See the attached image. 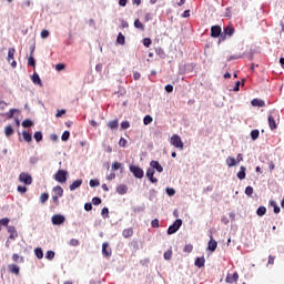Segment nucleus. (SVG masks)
<instances>
[{
	"label": "nucleus",
	"mask_w": 284,
	"mask_h": 284,
	"mask_svg": "<svg viewBox=\"0 0 284 284\" xmlns=\"http://www.w3.org/2000/svg\"><path fill=\"white\" fill-rule=\"evenodd\" d=\"M276 119L277 121L281 119V115L278 114V111L272 110L268 112V125L271 130H276L278 125L276 124Z\"/></svg>",
	"instance_id": "1"
},
{
	"label": "nucleus",
	"mask_w": 284,
	"mask_h": 284,
	"mask_svg": "<svg viewBox=\"0 0 284 284\" xmlns=\"http://www.w3.org/2000/svg\"><path fill=\"white\" fill-rule=\"evenodd\" d=\"M68 171L65 170H58V172L53 175L54 181H57V183H65L68 181Z\"/></svg>",
	"instance_id": "2"
},
{
	"label": "nucleus",
	"mask_w": 284,
	"mask_h": 284,
	"mask_svg": "<svg viewBox=\"0 0 284 284\" xmlns=\"http://www.w3.org/2000/svg\"><path fill=\"white\" fill-rule=\"evenodd\" d=\"M181 225H183V221L181 219L175 220V222L171 226H169L168 234H176V232L181 230Z\"/></svg>",
	"instance_id": "3"
},
{
	"label": "nucleus",
	"mask_w": 284,
	"mask_h": 284,
	"mask_svg": "<svg viewBox=\"0 0 284 284\" xmlns=\"http://www.w3.org/2000/svg\"><path fill=\"white\" fill-rule=\"evenodd\" d=\"M16 52H17V49L14 48H9L8 50L7 61L8 63H10L11 68H17V60H14Z\"/></svg>",
	"instance_id": "4"
},
{
	"label": "nucleus",
	"mask_w": 284,
	"mask_h": 284,
	"mask_svg": "<svg viewBox=\"0 0 284 284\" xmlns=\"http://www.w3.org/2000/svg\"><path fill=\"white\" fill-rule=\"evenodd\" d=\"M171 145H173L174 148H178V150H183V140H181V136L174 134L171 138Z\"/></svg>",
	"instance_id": "5"
},
{
	"label": "nucleus",
	"mask_w": 284,
	"mask_h": 284,
	"mask_svg": "<svg viewBox=\"0 0 284 284\" xmlns=\"http://www.w3.org/2000/svg\"><path fill=\"white\" fill-rule=\"evenodd\" d=\"M20 183H24L26 185H32V175L26 172H21L19 174Z\"/></svg>",
	"instance_id": "6"
},
{
	"label": "nucleus",
	"mask_w": 284,
	"mask_h": 284,
	"mask_svg": "<svg viewBox=\"0 0 284 284\" xmlns=\"http://www.w3.org/2000/svg\"><path fill=\"white\" fill-rule=\"evenodd\" d=\"M130 172H132L133 176H135L136 179H143V169L136 165H131Z\"/></svg>",
	"instance_id": "7"
},
{
	"label": "nucleus",
	"mask_w": 284,
	"mask_h": 284,
	"mask_svg": "<svg viewBox=\"0 0 284 284\" xmlns=\"http://www.w3.org/2000/svg\"><path fill=\"white\" fill-rule=\"evenodd\" d=\"M51 221L53 225H63V223H65V216L55 214L51 217Z\"/></svg>",
	"instance_id": "8"
},
{
	"label": "nucleus",
	"mask_w": 284,
	"mask_h": 284,
	"mask_svg": "<svg viewBox=\"0 0 284 284\" xmlns=\"http://www.w3.org/2000/svg\"><path fill=\"white\" fill-rule=\"evenodd\" d=\"M102 254L106 258H110V256H112V248H110V244L108 242H104L102 244Z\"/></svg>",
	"instance_id": "9"
},
{
	"label": "nucleus",
	"mask_w": 284,
	"mask_h": 284,
	"mask_svg": "<svg viewBox=\"0 0 284 284\" xmlns=\"http://www.w3.org/2000/svg\"><path fill=\"white\" fill-rule=\"evenodd\" d=\"M8 232H9V239H11V241H14L16 239H18L19 233H17V229L14 226H8Z\"/></svg>",
	"instance_id": "10"
},
{
	"label": "nucleus",
	"mask_w": 284,
	"mask_h": 284,
	"mask_svg": "<svg viewBox=\"0 0 284 284\" xmlns=\"http://www.w3.org/2000/svg\"><path fill=\"white\" fill-rule=\"evenodd\" d=\"M236 281H239V273H234L233 275L227 274L225 282L230 283V284H234L236 283Z\"/></svg>",
	"instance_id": "11"
},
{
	"label": "nucleus",
	"mask_w": 284,
	"mask_h": 284,
	"mask_svg": "<svg viewBox=\"0 0 284 284\" xmlns=\"http://www.w3.org/2000/svg\"><path fill=\"white\" fill-rule=\"evenodd\" d=\"M31 81L32 83H34V85H40L41 88L43 87V82H41V78L37 72H34L33 75L31 77Z\"/></svg>",
	"instance_id": "12"
},
{
	"label": "nucleus",
	"mask_w": 284,
	"mask_h": 284,
	"mask_svg": "<svg viewBox=\"0 0 284 284\" xmlns=\"http://www.w3.org/2000/svg\"><path fill=\"white\" fill-rule=\"evenodd\" d=\"M216 247H219V243L216 241H214V239H212V236H211V240H210V242L207 244V250L210 252H215Z\"/></svg>",
	"instance_id": "13"
},
{
	"label": "nucleus",
	"mask_w": 284,
	"mask_h": 284,
	"mask_svg": "<svg viewBox=\"0 0 284 284\" xmlns=\"http://www.w3.org/2000/svg\"><path fill=\"white\" fill-rule=\"evenodd\" d=\"M82 184H83V180H75L72 182V184H70L69 190L71 192H74V190H77L78 187H81Z\"/></svg>",
	"instance_id": "14"
},
{
	"label": "nucleus",
	"mask_w": 284,
	"mask_h": 284,
	"mask_svg": "<svg viewBox=\"0 0 284 284\" xmlns=\"http://www.w3.org/2000/svg\"><path fill=\"white\" fill-rule=\"evenodd\" d=\"M211 37H213L214 39L221 37V28L219 26H214L211 28Z\"/></svg>",
	"instance_id": "15"
},
{
	"label": "nucleus",
	"mask_w": 284,
	"mask_h": 284,
	"mask_svg": "<svg viewBox=\"0 0 284 284\" xmlns=\"http://www.w3.org/2000/svg\"><path fill=\"white\" fill-rule=\"evenodd\" d=\"M251 104H252L254 108H265V101L258 100V99L252 100Z\"/></svg>",
	"instance_id": "16"
},
{
	"label": "nucleus",
	"mask_w": 284,
	"mask_h": 284,
	"mask_svg": "<svg viewBox=\"0 0 284 284\" xmlns=\"http://www.w3.org/2000/svg\"><path fill=\"white\" fill-rule=\"evenodd\" d=\"M151 169L156 170V172H163V166L159 161H151Z\"/></svg>",
	"instance_id": "17"
},
{
	"label": "nucleus",
	"mask_w": 284,
	"mask_h": 284,
	"mask_svg": "<svg viewBox=\"0 0 284 284\" xmlns=\"http://www.w3.org/2000/svg\"><path fill=\"white\" fill-rule=\"evenodd\" d=\"M146 176L151 181V183H156V178H154V170L151 168L146 171Z\"/></svg>",
	"instance_id": "18"
},
{
	"label": "nucleus",
	"mask_w": 284,
	"mask_h": 284,
	"mask_svg": "<svg viewBox=\"0 0 284 284\" xmlns=\"http://www.w3.org/2000/svg\"><path fill=\"white\" fill-rule=\"evenodd\" d=\"M116 192L118 194H128V185L125 184H120L118 187H116Z\"/></svg>",
	"instance_id": "19"
},
{
	"label": "nucleus",
	"mask_w": 284,
	"mask_h": 284,
	"mask_svg": "<svg viewBox=\"0 0 284 284\" xmlns=\"http://www.w3.org/2000/svg\"><path fill=\"white\" fill-rule=\"evenodd\" d=\"M22 139L27 143H31L32 142V134H30V132H28V131H23L22 132Z\"/></svg>",
	"instance_id": "20"
},
{
	"label": "nucleus",
	"mask_w": 284,
	"mask_h": 284,
	"mask_svg": "<svg viewBox=\"0 0 284 284\" xmlns=\"http://www.w3.org/2000/svg\"><path fill=\"white\" fill-rule=\"evenodd\" d=\"M108 128H110V130H118L119 129V120H112V121L108 122Z\"/></svg>",
	"instance_id": "21"
},
{
	"label": "nucleus",
	"mask_w": 284,
	"mask_h": 284,
	"mask_svg": "<svg viewBox=\"0 0 284 284\" xmlns=\"http://www.w3.org/2000/svg\"><path fill=\"white\" fill-rule=\"evenodd\" d=\"M226 165H227L229 168H234V166H236V165H237L236 159H234V158H232V156H229V158L226 159Z\"/></svg>",
	"instance_id": "22"
},
{
	"label": "nucleus",
	"mask_w": 284,
	"mask_h": 284,
	"mask_svg": "<svg viewBox=\"0 0 284 284\" xmlns=\"http://www.w3.org/2000/svg\"><path fill=\"white\" fill-rule=\"evenodd\" d=\"M111 170L116 172V170H123V163L121 162H113L111 165Z\"/></svg>",
	"instance_id": "23"
},
{
	"label": "nucleus",
	"mask_w": 284,
	"mask_h": 284,
	"mask_svg": "<svg viewBox=\"0 0 284 284\" xmlns=\"http://www.w3.org/2000/svg\"><path fill=\"white\" fill-rule=\"evenodd\" d=\"M53 192L60 199H61V196H63V187H61V185H57L55 187H53Z\"/></svg>",
	"instance_id": "24"
},
{
	"label": "nucleus",
	"mask_w": 284,
	"mask_h": 284,
	"mask_svg": "<svg viewBox=\"0 0 284 284\" xmlns=\"http://www.w3.org/2000/svg\"><path fill=\"white\" fill-rule=\"evenodd\" d=\"M33 139L37 141V143H41V141H43V133H41V131H37L33 134Z\"/></svg>",
	"instance_id": "25"
},
{
	"label": "nucleus",
	"mask_w": 284,
	"mask_h": 284,
	"mask_svg": "<svg viewBox=\"0 0 284 284\" xmlns=\"http://www.w3.org/2000/svg\"><path fill=\"white\" fill-rule=\"evenodd\" d=\"M195 266H196V267H204V266H205V258H203V257H197V258L195 260Z\"/></svg>",
	"instance_id": "26"
},
{
	"label": "nucleus",
	"mask_w": 284,
	"mask_h": 284,
	"mask_svg": "<svg viewBox=\"0 0 284 284\" xmlns=\"http://www.w3.org/2000/svg\"><path fill=\"white\" fill-rule=\"evenodd\" d=\"M4 134H6V136H12L14 134V129H12L11 125L6 126Z\"/></svg>",
	"instance_id": "27"
},
{
	"label": "nucleus",
	"mask_w": 284,
	"mask_h": 284,
	"mask_svg": "<svg viewBox=\"0 0 284 284\" xmlns=\"http://www.w3.org/2000/svg\"><path fill=\"white\" fill-rule=\"evenodd\" d=\"M245 166H241L240 171L237 173V179H240V181H243V179H245Z\"/></svg>",
	"instance_id": "28"
},
{
	"label": "nucleus",
	"mask_w": 284,
	"mask_h": 284,
	"mask_svg": "<svg viewBox=\"0 0 284 284\" xmlns=\"http://www.w3.org/2000/svg\"><path fill=\"white\" fill-rule=\"evenodd\" d=\"M132 234H134V231L132 229H125L122 232V235L124 236V239H130V236H132Z\"/></svg>",
	"instance_id": "29"
},
{
	"label": "nucleus",
	"mask_w": 284,
	"mask_h": 284,
	"mask_svg": "<svg viewBox=\"0 0 284 284\" xmlns=\"http://www.w3.org/2000/svg\"><path fill=\"white\" fill-rule=\"evenodd\" d=\"M267 209L265 206H260L256 211L257 216H265Z\"/></svg>",
	"instance_id": "30"
},
{
	"label": "nucleus",
	"mask_w": 284,
	"mask_h": 284,
	"mask_svg": "<svg viewBox=\"0 0 284 284\" xmlns=\"http://www.w3.org/2000/svg\"><path fill=\"white\" fill-rule=\"evenodd\" d=\"M116 43H119L120 45H125V36H123V33H119L116 38Z\"/></svg>",
	"instance_id": "31"
},
{
	"label": "nucleus",
	"mask_w": 284,
	"mask_h": 284,
	"mask_svg": "<svg viewBox=\"0 0 284 284\" xmlns=\"http://www.w3.org/2000/svg\"><path fill=\"white\" fill-rule=\"evenodd\" d=\"M9 272H11V274L19 275V267L16 264H11L9 265Z\"/></svg>",
	"instance_id": "32"
},
{
	"label": "nucleus",
	"mask_w": 284,
	"mask_h": 284,
	"mask_svg": "<svg viewBox=\"0 0 284 284\" xmlns=\"http://www.w3.org/2000/svg\"><path fill=\"white\" fill-rule=\"evenodd\" d=\"M32 125H34L32 120L27 119V120L22 121V128H32Z\"/></svg>",
	"instance_id": "33"
},
{
	"label": "nucleus",
	"mask_w": 284,
	"mask_h": 284,
	"mask_svg": "<svg viewBox=\"0 0 284 284\" xmlns=\"http://www.w3.org/2000/svg\"><path fill=\"white\" fill-rule=\"evenodd\" d=\"M28 65L31 68H37V61L34 60V57L31 55L28 58Z\"/></svg>",
	"instance_id": "34"
},
{
	"label": "nucleus",
	"mask_w": 284,
	"mask_h": 284,
	"mask_svg": "<svg viewBox=\"0 0 284 284\" xmlns=\"http://www.w3.org/2000/svg\"><path fill=\"white\" fill-rule=\"evenodd\" d=\"M224 34H226L227 37H232V34H234V28L232 27H226L224 29Z\"/></svg>",
	"instance_id": "35"
},
{
	"label": "nucleus",
	"mask_w": 284,
	"mask_h": 284,
	"mask_svg": "<svg viewBox=\"0 0 284 284\" xmlns=\"http://www.w3.org/2000/svg\"><path fill=\"white\" fill-rule=\"evenodd\" d=\"M48 199H50V194H48V193H42L41 195H40V203H47V201H48Z\"/></svg>",
	"instance_id": "36"
},
{
	"label": "nucleus",
	"mask_w": 284,
	"mask_h": 284,
	"mask_svg": "<svg viewBox=\"0 0 284 284\" xmlns=\"http://www.w3.org/2000/svg\"><path fill=\"white\" fill-rule=\"evenodd\" d=\"M152 121H154V119H152L151 115H145L143 119V124L144 125H150V123H152Z\"/></svg>",
	"instance_id": "37"
},
{
	"label": "nucleus",
	"mask_w": 284,
	"mask_h": 284,
	"mask_svg": "<svg viewBox=\"0 0 284 284\" xmlns=\"http://www.w3.org/2000/svg\"><path fill=\"white\" fill-rule=\"evenodd\" d=\"M164 260H165V261H171V260H172V248H169V250L164 253Z\"/></svg>",
	"instance_id": "38"
},
{
	"label": "nucleus",
	"mask_w": 284,
	"mask_h": 284,
	"mask_svg": "<svg viewBox=\"0 0 284 284\" xmlns=\"http://www.w3.org/2000/svg\"><path fill=\"white\" fill-rule=\"evenodd\" d=\"M34 254H36L37 258H43V250L38 247L34 250Z\"/></svg>",
	"instance_id": "39"
},
{
	"label": "nucleus",
	"mask_w": 284,
	"mask_h": 284,
	"mask_svg": "<svg viewBox=\"0 0 284 284\" xmlns=\"http://www.w3.org/2000/svg\"><path fill=\"white\" fill-rule=\"evenodd\" d=\"M261 133L258 132V130H253L252 132H251V139L253 140V141H256V139H258V135H260Z\"/></svg>",
	"instance_id": "40"
},
{
	"label": "nucleus",
	"mask_w": 284,
	"mask_h": 284,
	"mask_svg": "<svg viewBox=\"0 0 284 284\" xmlns=\"http://www.w3.org/2000/svg\"><path fill=\"white\" fill-rule=\"evenodd\" d=\"M89 185L90 187H99L101 183L99 182V180H90Z\"/></svg>",
	"instance_id": "41"
},
{
	"label": "nucleus",
	"mask_w": 284,
	"mask_h": 284,
	"mask_svg": "<svg viewBox=\"0 0 284 284\" xmlns=\"http://www.w3.org/2000/svg\"><path fill=\"white\" fill-rule=\"evenodd\" d=\"M41 39H48L50 37V31L43 29L40 33Z\"/></svg>",
	"instance_id": "42"
},
{
	"label": "nucleus",
	"mask_w": 284,
	"mask_h": 284,
	"mask_svg": "<svg viewBox=\"0 0 284 284\" xmlns=\"http://www.w3.org/2000/svg\"><path fill=\"white\" fill-rule=\"evenodd\" d=\"M45 258H48V261H52V258H54V251H48L45 253Z\"/></svg>",
	"instance_id": "43"
},
{
	"label": "nucleus",
	"mask_w": 284,
	"mask_h": 284,
	"mask_svg": "<svg viewBox=\"0 0 284 284\" xmlns=\"http://www.w3.org/2000/svg\"><path fill=\"white\" fill-rule=\"evenodd\" d=\"M245 194H246V196H252V194H254V187L247 186L245 189Z\"/></svg>",
	"instance_id": "44"
},
{
	"label": "nucleus",
	"mask_w": 284,
	"mask_h": 284,
	"mask_svg": "<svg viewBox=\"0 0 284 284\" xmlns=\"http://www.w3.org/2000/svg\"><path fill=\"white\" fill-rule=\"evenodd\" d=\"M70 139V131H64L61 135L62 141H68Z\"/></svg>",
	"instance_id": "45"
},
{
	"label": "nucleus",
	"mask_w": 284,
	"mask_h": 284,
	"mask_svg": "<svg viewBox=\"0 0 284 284\" xmlns=\"http://www.w3.org/2000/svg\"><path fill=\"white\" fill-rule=\"evenodd\" d=\"M17 190L20 194H26L28 192V187L21 185H19Z\"/></svg>",
	"instance_id": "46"
},
{
	"label": "nucleus",
	"mask_w": 284,
	"mask_h": 284,
	"mask_svg": "<svg viewBox=\"0 0 284 284\" xmlns=\"http://www.w3.org/2000/svg\"><path fill=\"white\" fill-rule=\"evenodd\" d=\"M69 245H71L72 247L79 246V240H77V239L70 240L69 241Z\"/></svg>",
	"instance_id": "47"
},
{
	"label": "nucleus",
	"mask_w": 284,
	"mask_h": 284,
	"mask_svg": "<svg viewBox=\"0 0 284 284\" xmlns=\"http://www.w3.org/2000/svg\"><path fill=\"white\" fill-rule=\"evenodd\" d=\"M8 223H10V219L8 217L0 220V225H3L4 227H8Z\"/></svg>",
	"instance_id": "48"
},
{
	"label": "nucleus",
	"mask_w": 284,
	"mask_h": 284,
	"mask_svg": "<svg viewBox=\"0 0 284 284\" xmlns=\"http://www.w3.org/2000/svg\"><path fill=\"white\" fill-rule=\"evenodd\" d=\"M119 145L120 148H125V145H128V140H125V138H121L119 141Z\"/></svg>",
	"instance_id": "49"
},
{
	"label": "nucleus",
	"mask_w": 284,
	"mask_h": 284,
	"mask_svg": "<svg viewBox=\"0 0 284 284\" xmlns=\"http://www.w3.org/2000/svg\"><path fill=\"white\" fill-rule=\"evenodd\" d=\"M143 45H145V48H150V45H152V40L150 38H145L143 40Z\"/></svg>",
	"instance_id": "50"
},
{
	"label": "nucleus",
	"mask_w": 284,
	"mask_h": 284,
	"mask_svg": "<svg viewBox=\"0 0 284 284\" xmlns=\"http://www.w3.org/2000/svg\"><path fill=\"white\" fill-rule=\"evenodd\" d=\"M166 194L169 196H174L176 194V190L168 187L166 189Z\"/></svg>",
	"instance_id": "51"
},
{
	"label": "nucleus",
	"mask_w": 284,
	"mask_h": 284,
	"mask_svg": "<svg viewBox=\"0 0 284 284\" xmlns=\"http://www.w3.org/2000/svg\"><path fill=\"white\" fill-rule=\"evenodd\" d=\"M55 70H57L58 72H61V70H65V64H63V63H58V64H55Z\"/></svg>",
	"instance_id": "52"
},
{
	"label": "nucleus",
	"mask_w": 284,
	"mask_h": 284,
	"mask_svg": "<svg viewBox=\"0 0 284 284\" xmlns=\"http://www.w3.org/2000/svg\"><path fill=\"white\" fill-rule=\"evenodd\" d=\"M128 128H130V122H129V121H123V122L121 123V129H122V130H128Z\"/></svg>",
	"instance_id": "53"
},
{
	"label": "nucleus",
	"mask_w": 284,
	"mask_h": 284,
	"mask_svg": "<svg viewBox=\"0 0 284 284\" xmlns=\"http://www.w3.org/2000/svg\"><path fill=\"white\" fill-rule=\"evenodd\" d=\"M63 114H65V110H64V109H61V110H58V111H57L55 116H57V119H60V116H63Z\"/></svg>",
	"instance_id": "54"
},
{
	"label": "nucleus",
	"mask_w": 284,
	"mask_h": 284,
	"mask_svg": "<svg viewBox=\"0 0 284 284\" xmlns=\"http://www.w3.org/2000/svg\"><path fill=\"white\" fill-rule=\"evenodd\" d=\"M134 28H138V29H143V23L139 21V19H136L134 21Z\"/></svg>",
	"instance_id": "55"
},
{
	"label": "nucleus",
	"mask_w": 284,
	"mask_h": 284,
	"mask_svg": "<svg viewBox=\"0 0 284 284\" xmlns=\"http://www.w3.org/2000/svg\"><path fill=\"white\" fill-rule=\"evenodd\" d=\"M92 203L93 205H101V197H93Z\"/></svg>",
	"instance_id": "56"
},
{
	"label": "nucleus",
	"mask_w": 284,
	"mask_h": 284,
	"mask_svg": "<svg viewBox=\"0 0 284 284\" xmlns=\"http://www.w3.org/2000/svg\"><path fill=\"white\" fill-rule=\"evenodd\" d=\"M14 112H17V109H11L7 114L8 119H12V116H14Z\"/></svg>",
	"instance_id": "57"
},
{
	"label": "nucleus",
	"mask_w": 284,
	"mask_h": 284,
	"mask_svg": "<svg viewBox=\"0 0 284 284\" xmlns=\"http://www.w3.org/2000/svg\"><path fill=\"white\" fill-rule=\"evenodd\" d=\"M108 181H114V179H116V173H110L108 176H106Z\"/></svg>",
	"instance_id": "58"
},
{
	"label": "nucleus",
	"mask_w": 284,
	"mask_h": 284,
	"mask_svg": "<svg viewBox=\"0 0 284 284\" xmlns=\"http://www.w3.org/2000/svg\"><path fill=\"white\" fill-rule=\"evenodd\" d=\"M84 210H85L87 212H90V211L92 210V203H85V204H84Z\"/></svg>",
	"instance_id": "59"
},
{
	"label": "nucleus",
	"mask_w": 284,
	"mask_h": 284,
	"mask_svg": "<svg viewBox=\"0 0 284 284\" xmlns=\"http://www.w3.org/2000/svg\"><path fill=\"white\" fill-rule=\"evenodd\" d=\"M166 92H174V87L172 84H168L165 87Z\"/></svg>",
	"instance_id": "60"
},
{
	"label": "nucleus",
	"mask_w": 284,
	"mask_h": 284,
	"mask_svg": "<svg viewBox=\"0 0 284 284\" xmlns=\"http://www.w3.org/2000/svg\"><path fill=\"white\" fill-rule=\"evenodd\" d=\"M152 227H159V220L155 219L151 222Z\"/></svg>",
	"instance_id": "61"
},
{
	"label": "nucleus",
	"mask_w": 284,
	"mask_h": 284,
	"mask_svg": "<svg viewBox=\"0 0 284 284\" xmlns=\"http://www.w3.org/2000/svg\"><path fill=\"white\" fill-rule=\"evenodd\" d=\"M103 70V64H97L95 65V71L101 72Z\"/></svg>",
	"instance_id": "62"
},
{
	"label": "nucleus",
	"mask_w": 284,
	"mask_h": 284,
	"mask_svg": "<svg viewBox=\"0 0 284 284\" xmlns=\"http://www.w3.org/2000/svg\"><path fill=\"white\" fill-rule=\"evenodd\" d=\"M192 250H193L192 245H186L184 247V252H187V253L192 252Z\"/></svg>",
	"instance_id": "63"
},
{
	"label": "nucleus",
	"mask_w": 284,
	"mask_h": 284,
	"mask_svg": "<svg viewBox=\"0 0 284 284\" xmlns=\"http://www.w3.org/2000/svg\"><path fill=\"white\" fill-rule=\"evenodd\" d=\"M182 17H183L184 19H187V17H190V10H185V11L183 12Z\"/></svg>",
	"instance_id": "64"
}]
</instances>
